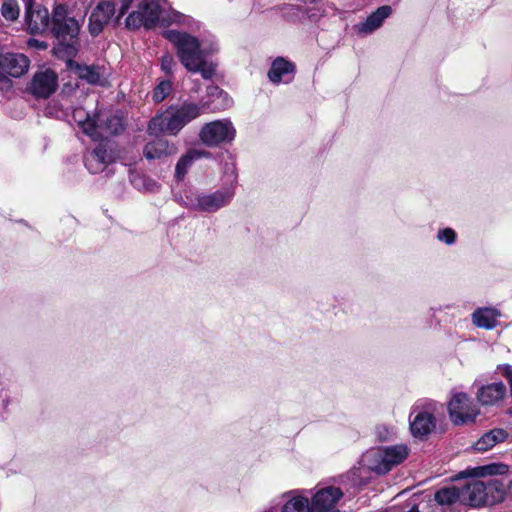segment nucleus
I'll return each instance as SVG.
<instances>
[{
    "label": "nucleus",
    "instance_id": "1",
    "mask_svg": "<svg viewBox=\"0 0 512 512\" xmlns=\"http://www.w3.org/2000/svg\"><path fill=\"white\" fill-rule=\"evenodd\" d=\"M203 108L204 105L189 101L170 105L150 120L148 132L151 135L177 136L186 125L202 115Z\"/></svg>",
    "mask_w": 512,
    "mask_h": 512
},
{
    "label": "nucleus",
    "instance_id": "2",
    "mask_svg": "<svg viewBox=\"0 0 512 512\" xmlns=\"http://www.w3.org/2000/svg\"><path fill=\"white\" fill-rule=\"evenodd\" d=\"M164 37L173 44L180 62L188 71L200 72L206 79L213 76L214 66L206 61L196 37L176 30L165 31Z\"/></svg>",
    "mask_w": 512,
    "mask_h": 512
},
{
    "label": "nucleus",
    "instance_id": "3",
    "mask_svg": "<svg viewBox=\"0 0 512 512\" xmlns=\"http://www.w3.org/2000/svg\"><path fill=\"white\" fill-rule=\"evenodd\" d=\"M51 30L59 41V50L62 46L65 53H75V42L80 31V23L74 17L68 15L67 9L59 5L53 11Z\"/></svg>",
    "mask_w": 512,
    "mask_h": 512
},
{
    "label": "nucleus",
    "instance_id": "4",
    "mask_svg": "<svg viewBox=\"0 0 512 512\" xmlns=\"http://www.w3.org/2000/svg\"><path fill=\"white\" fill-rule=\"evenodd\" d=\"M133 0H102L93 9L89 18V32L93 36L99 35L104 27L115 16V21L125 15Z\"/></svg>",
    "mask_w": 512,
    "mask_h": 512
},
{
    "label": "nucleus",
    "instance_id": "5",
    "mask_svg": "<svg viewBox=\"0 0 512 512\" xmlns=\"http://www.w3.org/2000/svg\"><path fill=\"white\" fill-rule=\"evenodd\" d=\"M408 454V447L402 444L377 448L368 451L363 456V462L369 469L377 473H386L394 466L402 463L407 458Z\"/></svg>",
    "mask_w": 512,
    "mask_h": 512
},
{
    "label": "nucleus",
    "instance_id": "6",
    "mask_svg": "<svg viewBox=\"0 0 512 512\" xmlns=\"http://www.w3.org/2000/svg\"><path fill=\"white\" fill-rule=\"evenodd\" d=\"M162 14L163 10L158 0H144L139 4L137 10L127 16L125 23L129 29H139L142 26L151 29L158 22L162 24L166 22Z\"/></svg>",
    "mask_w": 512,
    "mask_h": 512
},
{
    "label": "nucleus",
    "instance_id": "7",
    "mask_svg": "<svg viewBox=\"0 0 512 512\" xmlns=\"http://www.w3.org/2000/svg\"><path fill=\"white\" fill-rule=\"evenodd\" d=\"M441 405L435 401L427 400L413 407L415 416L410 420V430L413 436L423 438L430 434L436 425L435 413Z\"/></svg>",
    "mask_w": 512,
    "mask_h": 512
},
{
    "label": "nucleus",
    "instance_id": "8",
    "mask_svg": "<svg viewBox=\"0 0 512 512\" xmlns=\"http://www.w3.org/2000/svg\"><path fill=\"white\" fill-rule=\"evenodd\" d=\"M448 413L453 424L465 425L474 422L480 411L465 393L456 392L448 402Z\"/></svg>",
    "mask_w": 512,
    "mask_h": 512
},
{
    "label": "nucleus",
    "instance_id": "9",
    "mask_svg": "<svg viewBox=\"0 0 512 512\" xmlns=\"http://www.w3.org/2000/svg\"><path fill=\"white\" fill-rule=\"evenodd\" d=\"M235 129L228 120H216L205 124L199 133L200 140L207 146L214 147L234 139Z\"/></svg>",
    "mask_w": 512,
    "mask_h": 512
},
{
    "label": "nucleus",
    "instance_id": "10",
    "mask_svg": "<svg viewBox=\"0 0 512 512\" xmlns=\"http://www.w3.org/2000/svg\"><path fill=\"white\" fill-rule=\"evenodd\" d=\"M234 197V191L231 188L215 191L211 194L197 195L190 200V207L204 212H216L220 208L228 205Z\"/></svg>",
    "mask_w": 512,
    "mask_h": 512
},
{
    "label": "nucleus",
    "instance_id": "11",
    "mask_svg": "<svg viewBox=\"0 0 512 512\" xmlns=\"http://www.w3.org/2000/svg\"><path fill=\"white\" fill-rule=\"evenodd\" d=\"M343 496L342 491L336 487H325L318 490L312 497L310 512H339L336 503Z\"/></svg>",
    "mask_w": 512,
    "mask_h": 512
},
{
    "label": "nucleus",
    "instance_id": "12",
    "mask_svg": "<svg viewBox=\"0 0 512 512\" xmlns=\"http://www.w3.org/2000/svg\"><path fill=\"white\" fill-rule=\"evenodd\" d=\"M29 59L21 53L0 54V77H20L28 71Z\"/></svg>",
    "mask_w": 512,
    "mask_h": 512
},
{
    "label": "nucleus",
    "instance_id": "13",
    "mask_svg": "<svg viewBox=\"0 0 512 512\" xmlns=\"http://www.w3.org/2000/svg\"><path fill=\"white\" fill-rule=\"evenodd\" d=\"M124 128L123 119L118 115H112L108 112L97 113V123L95 130L97 135L93 136V140H100L109 135L120 133Z\"/></svg>",
    "mask_w": 512,
    "mask_h": 512
},
{
    "label": "nucleus",
    "instance_id": "14",
    "mask_svg": "<svg viewBox=\"0 0 512 512\" xmlns=\"http://www.w3.org/2000/svg\"><path fill=\"white\" fill-rule=\"evenodd\" d=\"M57 88V75L52 70L37 72L31 82L30 90L36 97L47 98Z\"/></svg>",
    "mask_w": 512,
    "mask_h": 512
},
{
    "label": "nucleus",
    "instance_id": "15",
    "mask_svg": "<svg viewBox=\"0 0 512 512\" xmlns=\"http://www.w3.org/2000/svg\"><path fill=\"white\" fill-rule=\"evenodd\" d=\"M506 394L505 384L497 382L482 386L477 393V398L482 405L493 406L502 401Z\"/></svg>",
    "mask_w": 512,
    "mask_h": 512
},
{
    "label": "nucleus",
    "instance_id": "16",
    "mask_svg": "<svg viewBox=\"0 0 512 512\" xmlns=\"http://www.w3.org/2000/svg\"><path fill=\"white\" fill-rule=\"evenodd\" d=\"M295 66L288 60L278 57L276 58L268 72V77L271 82L279 84L281 82H290L293 78Z\"/></svg>",
    "mask_w": 512,
    "mask_h": 512
},
{
    "label": "nucleus",
    "instance_id": "17",
    "mask_svg": "<svg viewBox=\"0 0 512 512\" xmlns=\"http://www.w3.org/2000/svg\"><path fill=\"white\" fill-rule=\"evenodd\" d=\"M462 501L474 507L488 504L485 482L480 480L471 481L462 489Z\"/></svg>",
    "mask_w": 512,
    "mask_h": 512
},
{
    "label": "nucleus",
    "instance_id": "18",
    "mask_svg": "<svg viewBox=\"0 0 512 512\" xmlns=\"http://www.w3.org/2000/svg\"><path fill=\"white\" fill-rule=\"evenodd\" d=\"M391 12L392 9L390 6H381L371 15H369L364 22L358 23L355 28L359 33L370 34L382 25L384 20L389 17Z\"/></svg>",
    "mask_w": 512,
    "mask_h": 512
},
{
    "label": "nucleus",
    "instance_id": "19",
    "mask_svg": "<svg viewBox=\"0 0 512 512\" xmlns=\"http://www.w3.org/2000/svg\"><path fill=\"white\" fill-rule=\"evenodd\" d=\"M143 153L149 160L160 159L176 153V147L164 138H157L145 145Z\"/></svg>",
    "mask_w": 512,
    "mask_h": 512
},
{
    "label": "nucleus",
    "instance_id": "20",
    "mask_svg": "<svg viewBox=\"0 0 512 512\" xmlns=\"http://www.w3.org/2000/svg\"><path fill=\"white\" fill-rule=\"evenodd\" d=\"M25 17L28 28L32 33H42L49 28V13L45 8L27 9Z\"/></svg>",
    "mask_w": 512,
    "mask_h": 512
},
{
    "label": "nucleus",
    "instance_id": "21",
    "mask_svg": "<svg viewBox=\"0 0 512 512\" xmlns=\"http://www.w3.org/2000/svg\"><path fill=\"white\" fill-rule=\"evenodd\" d=\"M500 312L493 308H479L472 314L473 323L480 328L493 329L497 325Z\"/></svg>",
    "mask_w": 512,
    "mask_h": 512
},
{
    "label": "nucleus",
    "instance_id": "22",
    "mask_svg": "<svg viewBox=\"0 0 512 512\" xmlns=\"http://www.w3.org/2000/svg\"><path fill=\"white\" fill-rule=\"evenodd\" d=\"M507 436L508 433L504 429H492L475 443L474 449L478 452H485L503 442Z\"/></svg>",
    "mask_w": 512,
    "mask_h": 512
},
{
    "label": "nucleus",
    "instance_id": "23",
    "mask_svg": "<svg viewBox=\"0 0 512 512\" xmlns=\"http://www.w3.org/2000/svg\"><path fill=\"white\" fill-rule=\"evenodd\" d=\"M111 161V156L107 150L99 145L94 149L85 160V165L92 173L100 172L104 169L105 165Z\"/></svg>",
    "mask_w": 512,
    "mask_h": 512
},
{
    "label": "nucleus",
    "instance_id": "24",
    "mask_svg": "<svg viewBox=\"0 0 512 512\" xmlns=\"http://www.w3.org/2000/svg\"><path fill=\"white\" fill-rule=\"evenodd\" d=\"M508 472V466L502 463H492L489 465L478 466L466 469L461 472L463 477H485L492 475H503Z\"/></svg>",
    "mask_w": 512,
    "mask_h": 512
},
{
    "label": "nucleus",
    "instance_id": "25",
    "mask_svg": "<svg viewBox=\"0 0 512 512\" xmlns=\"http://www.w3.org/2000/svg\"><path fill=\"white\" fill-rule=\"evenodd\" d=\"M73 119L82 129L83 133L88 135L90 138L97 135L95 127L97 123V114L91 117L83 108H76L73 111Z\"/></svg>",
    "mask_w": 512,
    "mask_h": 512
},
{
    "label": "nucleus",
    "instance_id": "26",
    "mask_svg": "<svg viewBox=\"0 0 512 512\" xmlns=\"http://www.w3.org/2000/svg\"><path fill=\"white\" fill-rule=\"evenodd\" d=\"M69 67L75 71L79 78L91 84L100 83L103 76L99 67L80 65L73 62H69Z\"/></svg>",
    "mask_w": 512,
    "mask_h": 512
},
{
    "label": "nucleus",
    "instance_id": "27",
    "mask_svg": "<svg viewBox=\"0 0 512 512\" xmlns=\"http://www.w3.org/2000/svg\"><path fill=\"white\" fill-rule=\"evenodd\" d=\"M485 488L487 490L488 504H495L504 499H507V487L504 486L497 479H491L485 482Z\"/></svg>",
    "mask_w": 512,
    "mask_h": 512
},
{
    "label": "nucleus",
    "instance_id": "28",
    "mask_svg": "<svg viewBox=\"0 0 512 512\" xmlns=\"http://www.w3.org/2000/svg\"><path fill=\"white\" fill-rule=\"evenodd\" d=\"M208 152L192 149L187 154L182 156L176 165V176L181 179L184 177L187 168L192 164L193 161L198 160L202 157H207Z\"/></svg>",
    "mask_w": 512,
    "mask_h": 512
},
{
    "label": "nucleus",
    "instance_id": "29",
    "mask_svg": "<svg viewBox=\"0 0 512 512\" xmlns=\"http://www.w3.org/2000/svg\"><path fill=\"white\" fill-rule=\"evenodd\" d=\"M434 499L441 506L451 505L462 499V491L456 487H445L435 493Z\"/></svg>",
    "mask_w": 512,
    "mask_h": 512
},
{
    "label": "nucleus",
    "instance_id": "30",
    "mask_svg": "<svg viewBox=\"0 0 512 512\" xmlns=\"http://www.w3.org/2000/svg\"><path fill=\"white\" fill-rule=\"evenodd\" d=\"M282 512H310L308 498L293 495L283 506Z\"/></svg>",
    "mask_w": 512,
    "mask_h": 512
},
{
    "label": "nucleus",
    "instance_id": "31",
    "mask_svg": "<svg viewBox=\"0 0 512 512\" xmlns=\"http://www.w3.org/2000/svg\"><path fill=\"white\" fill-rule=\"evenodd\" d=\"M19 12L20 9L17 0H3L1 13L6 20H16L19 16Z\"/></svg>",
    "mask_w": 512,
    "mask_h": 512
},
{
    "label": "nucleus",
    "instance_id": "32",
    "mask_svg": "<svg viewBox=\"0 0 512 512\" xmlns=\"http://www.w3.org/2000/svg\"><path fill=\"white\" fill-rule=\"evenodd\" d=\"M172 91V84L170 81H162L153 92V99L155 102L163 101Z\"/></svg>",
    "mask_w": 512,
    "mask_h": 512
},
{
    "label": "nucleus",
    "instance_id": "33",
    "mask_svg": "<svg viewBox=\"0 0 512 512\" xmlns=\"http://www.w3.org/2000/svg\"><path fill=\"white\" fill-rule=\"evenodd\" d=\"M456 234L454 230L450 228H446L444 230L439 231L438 239L447 244H452L455 241Z\"/></svg>",
    "mask_w": 512,
    "mask_h": 512
},
{
    "label": "nucleus",
    "instance_id": "34",
    "mask_svg": "<svg viewBox=\"0 0 512 512\" xmlns=\"http://www.w3.org/2000/svg\"><path fill=\"white\" fill-rule=\"evenodd\" d=\"M175 66L173 57L169 54L162 57L161 67L166 73H172Z\"/></svg>",
    "mask_w": 512,
    "mask_h": 512
},
{
    "label": "nucleus",
    "instance_id": "35",
    "mask_svg": "<svg viewBox=\"0 0 512 512\" xmlns=\"http://www.w3.org/2000/svg\"><path fill=\"white\" fill-rule=\"evenodd\" d=\"M498 369L501 371L502 375L508 380L510 385V395L512 397V367L510 365H502L499 366Z\"/></svg>",
    "mask_w": 512,
    "mask_h": 512
},
{
    "label": "nucleus",
    "instance_id": "36",
    "mask_svg": "<svg viewBox=\"0 0 512 512\" xmlns=\"http://www.w3.org/2000/svg\"><path fill=\"white\" fill-rule=\"evenodd\" d=\"M376 432H377V435H378V437L380 439L385 440L391 434L392 428H389V427H387L385 425H382V426H378L376 428Z\"/></svg>",
    "mask_w": 512,
    "mask_h": 512
},
{
    "label": "nucleus",
    "instance_id": "37",
    "mask_svg": "<svg viewBox=\"0 0 512 512\" xmlns=\"http://www.w3.org/2000/svg\"><path fill=\"white\" fill-rule=\"evenodd\" d=\"M507 500L512 501V480L507 486Z\"/></svg>",
    "mask_w": 512,
    "mask_h": 512
},
{
    "label": "nucleus",
    "instance_id": "38",
    "mask_svg": "<svg viewBox=\"0 0 512 512\" xmlns=\"http://www.w3.org/2000/svg\"><path fill=\"white\" fill-rule=\"evenodd\" d=\"M408 512H420L418 509L416 508H412L411 510H409Z\"/></svg>",
    "mask_w": 512,
    "mask_h": 512
}]
</instances>
